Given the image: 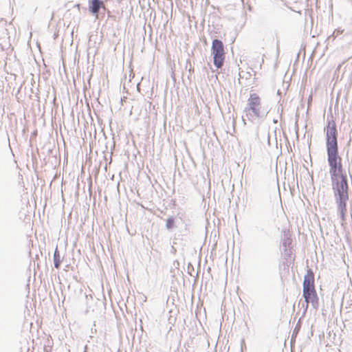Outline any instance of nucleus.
Returning a JSON list of instances; mask_svg holds the SVG:
<instances>
[{
  "mask_svg": "<svg viewBox=\"0 0 352 352\" xmlns=\"http://www.w3.org/2000/svg\"><path fill=\"white\" fill-rule=\"evenodd\" d=\"M336 180L338 186L332 183V189L334 192L338 210L340 213V217L344 220L345 212L346 211V201L349 199V184L346 171L343 169L342 161L336 168Z\"/></svg>",
  "mask_w": 352,
  "mask_h": 352,
  "instance_id": "nucleus-1",
  "label": "nucleus"
},
{
  "mask_svg": "<svg viewBox=\"0 0 352 352\" xmlns=\"http://www.w3.org/2000/svg\"><path fill=\"white\" fill-rule=\"evenodd\" d=\"M324 131L326 133L327 151L338 150V130L332 116L327 117Z\"/></svg>",
  "mask_w": 352,
  "mask_h": 352,
  "instance_id": "nucleus-2",
  "label": "nucleus"
},
{
  "mask_svg": "<svg viewBox=\"0 0 352 352\" xmlns=\"http://www.w3.org/2000/svg\"><path fill=\"white\" fill-rule=\"evenodd\" d=\"M211 54L213 64L217 68H221L224 64L226 52L223 42L217 38L213 39L211 46Z\"/></svg>",
  "mask_w": 352,
  "mask_h": 352,
  "instance_id": "nucleus-3",
  "label": "nucleus"
},
{
  "mask_svg": "<svg viewBox=\"0 0 352 352\" xmlns=\"http://www.w3.org/2000/svg\"><path fill=\"white\" fill-rule=\"evenodd\" d=\"M327 161L329 166V173L331 175V182L335 183L336 180V168L342 161V158L340 157L338 150L327 151ZM336 184L338 186V182H336Z\"/></svg>",
  "mask_w": 352,
  "mask_h": 352,
  "instance_id": "nucleus-4",
  "label": "nucleus"
},
{
  "mask_svg": "<svg viewBox=\"0 0 352 352\" xmlns=\"http://www.w3.org/2000/svg\"><path fill=\"white\" fill-rule=\"evenodd\" d=\"M306 295L302 292V296L305 298V303H302V307L305 306L304 313L307 310L309 303L311 302L314 309H318L319 307V298L316 293V289L307 291Z\"/></svg>",
  "mask_w": 352,
  "mask_h": 352,
  "instance_id": "nucleus-5",
  "label": "nucleus"
},
{
  "mask_svg": "<svg viewBox=\"0 0 352 352\" xmlns=\"http://www.w3.org/2000/svg\"><path fill=\"white\" fill-rule=\"evenodd\" d=\"M243 111L245 114V117L248 119V120L252 122L256 118L262 120L265 118L267 114V112L265 113L263 111H261V106L255 107L252 109H244Z\"/></svg>",
  "mask_w": 352,
  "mask_h": 352,
  "instance_id": "nucleus-6",
  "label": "nucleus"
},
{
  "mask_svg": "<svg viewBox=\"0 0 352 352\" xmlns=\"http://www.w3.org/2000/svg\"><path fill=\"white\" fill-rule=\"evenodd\" d=\"M315 289L314 285V274L311 269L307 270V274L304 276L302 283V292L307 294V291Z\"/></svg>",
  "mask_w": 352,
  "mask_h": 352,
  "instance_id": "nucleus-7",
  "label": "nucleus"
},
{
  "mask_svg": "<svg viewBox=\"0 0 352 352\" xmlns=\"http://www.w3.org/2000/svg\"><path fill=\"white\" fill-rule=\"evenodd\" d=\"M88 4L89 11L96 16L98 15L100 9H106L104 3L102 0H89Z\"/></svg>",
  "mask_w": 352,
  "mask_h": 352,
  "instance_id": "nucleus-8",
  "label": "nucleus"
},
{
  "mask_svg": "<svg viewBox=\"0 0 352 352\" xmlns=\"http://www.w3.org/2000/svg\"><path fill=\"white\" fill-rule=\"evenodd\" d=\"M261 100L259 96L256 94H250V98L248 100V103L245 109H252L255 107H261Z\"/></svg>",
  "mask_w": 352,
  "mask_h": 352,
  "instance_id": "nucleus-9",
  "label": "nucleus"
},
{
  "mask_svg": "<svg viewBox=\"0 0 352 352\" xmlns=\"http://www.w3.org/2000/svg\"><path fill=\"white\" fill-rule=\"evenodd\" d=\"M292 239L287 234H285L283 239H282L283 250L292 248Z\"/></svg>",
  "mask_w": 352,
  "mask_h": 352,
  "instance_id": "nucleus-10",
  "label": "nucleus"
},
{
  "mask_svg": "<svg viewBox=\"0 0 352 352\" xmlns=\"http://www.w3.org/2000/svg\"><path fill=\"white\" fill-rule=\"evenodd\" d=\"M53 259H54V267L56 269H58L60 267V265L61 263V260H60V253H59V251H58L57 247L56 248V249L54 250Z\"/></svg>",
  "mask_w": 352,
  "mask_h": 352,
  "instance_id": "nucleus-11",
  "label": "nucleus"
},
{
  "mask_svg": "<svg viewBox=\"0 0 352 352\" xmlns=\"http://www.w3.org/2000/svg\"><path fill=\"white\" fill-rule=\"evenodd\" d=\"M176 227L175 226V218L173 216H170L166 220V228L168 230H171Z\"/></svg>",
  "mask_w": 352,
  "mask_h": 352,
  "instance_id": "nucleus-12",
  "label": "nucleus"
},
{
  "mask_svg": "<svg viewBox=\"0 0 352 352\" xmlns=\"http://www.w3.org/2000/svg\"><path fill=\"white\" fill-rule=\"evenodd\" d=\"M344 32V30L341 28L336 29L327 38V40L334 41L335 38L339 35L342 34Z\"/></svg>",
  "mask_w": 352,
  "mask_h": 352,
  "instance_id": "nucleus-13",
  "label": "nucleus"
},
{
  "mask_svg": "<svg viewBox=\"0 0 352 352\" xmlns=\"http://www.w3.org/2000/svg\"><path fill=\"white\" fill-rule=\"evenodd\" d=\"M292 254V248L283 250L284 258L287 261L290 259Z\"/></svg>",
  "mask_w": 352,
  "mask_h": 352,
  "instance_id": "nucleus-14",
  "label": "nucleus"
},
{
  "mask_svg": "<svg viewBox=\"0 0 352 352\" xmlns=\"http://www.w3.org/2000/svg\"><path fill=\"white\" fill-rule=\"evenodd\" d=\"M190 65V68H188V72H189V75H188V78H190V75L191 74L192 72H194V69L192 68V66H191V64H190V62L189 60H186V69L188 68V65Z\"/></svg>",
  "mask_w": 352,
  "mask_h": 352,
  "instance_id": "nucleus-15",
  "label": "nucleus"
},
{
  "mask_svg": "<svg viewBox=\"0 0 352 352\" xmlns=\"http://www.w3.org/2000/svg\"><path fill=\"white\" fill-rule=\"evenodd\" d=\"M298 331V325L294 328V331H293V334H292V340L294 339V336H296L297 333Z\"/></svg>",
  "mask_w": 352,
  "mask_h": 352,
  "instance_id": "nucleus-16",
  "label": "nucleus"
},
{
  "mask_svg": "<svg viewBox=\"0 0 352 352\" xmlns=\"http://www.w3.org/2000/svg\"><path fill=\"white\" fill-rule=\"evenodd\" d=\"M243 345H245V341H244V340H241V352H243Z\"/></svg>",
  "mask_w": 352,
  "mask_h": 352,
  "instance_id": "nucleus-17",
  "label": "nucleus"
},
{
  "mask_svg": "<svg viewBox=\"0 0 352 352\" xmlns=\"http://www.w3.org/2000/svg\"><path fill=\"white\" fill-rule=\"evenodd\" d=\"M171 252L173 253H175L176 252V249L173 246H172Z\"/></svg>",
  "mask_w": 352,
  "mask_h": 352,
  "instance_id": "nucleus-18",
  "label": "nucleus"
},
{
  "mask_svg": "<svg viewBox=\"0 0 352 352\" xmlns=\"http://www.w3.org/2000/svg\"><path fill=\"white\" fill-rule=\"evenodd\" d=\"M188 267V268L190 267L192 269H193V267H192V265H191V263H189Z\"/></svg>",
  "mask_w": 352,
  "mask_h": 352,
  "instance_id": "nucleus-19",
  "label": "nucleus"
},
{
  "mask_svg": "<svg viewBox=\"0 0 352 352\" xmlns=\"http://www.w3.org/2000/svg\"><path fill=\"white\" fill-rule=\"evenodd\" d=\"M280 94H281L280 91V90H278V91H277V94H278V95H280Z\"/></svg>",
  "mask_w": 352,
  "mask_h": 352,
  "instance_id": "nucleus-20",
  "label": "nucleus"
},
{
  "mask_svg": "<svg viewBox=\"0 0 352 352\" xmlns=\"http://www.w3.org/2000/svg\"><path fill=\"white\" fill-rule=\"evenodd\" d=\"M351 181H352V177L351 176Z\"/></svg>",
  "mask_w": 352,
  "mask_h": 352,
  "instance_id": "nucleus-21",
  "label": "nucleus"
}]
</instances>
